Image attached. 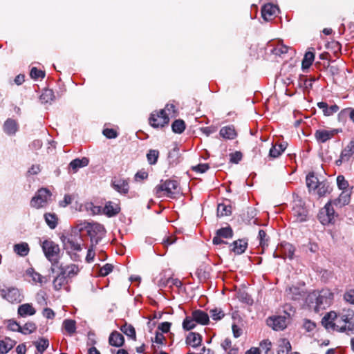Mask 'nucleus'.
<instances>
[{"mask_svg":"<svg viewBox=\"0 0 354 354\" xmlns=\"http://www.w3.org/2000/svg\"><path fill=\"white\" fill-rule=\"evenodd\" d=\"M196 323V322L192 316L186 317L183 322V328L185 330H190L195 328Z\"/></svg>","mask_w":354,"mask_h":354,"instance_id":"8fccbe9b","label":"nucleus"},{"mask_svg":"<svg viewBox=\"0 0 354 354\" xmlns=\"http://www.w3.org/2000/svg\"><path fill=\"white\" fill-rule=\"evenodd\" d=\"M37 329L36 324L32 322H28L21 327V332L23 334L27 335L35 332Z\"/></svg>","mask_w":354,"mask_h":354,"instance_id":"de8ad7c7","label":"nucleus"},{"mask_svg":"<svg viewBox=\"0 0 354 354\" xmlns=\"http://www.w3.org/2000/svg\"><path fill=\"white\" fill-rule=\"evenodd\" d=\"M37 350L39 353L43 352L48 347L49 342L46 338H41L38 342L35 343Z\"/></svg>","mask_w":354,"mask_h":354,"instance_id":"603ef678","label":"nucleus"},{"mask_svg":"<svg viewBox=\"0 0 354 354\" xmlns=\"http://www.w3.org/2000/svg\"><path fill=\"white\" fill-rule=\"evenodd\" d=\"M88 163L89 159L86 157L75 158L69 163L68 169H71L73 173H76L79 169L86 167Z\"/></svg>","mask_w":354,"mask_h":354,"instance_id":"6ab92c4d","label":"nucleus"},{"mask_svg":"<svg viewBox=\"0 0 354 354\" xmlns=\"http://www.w3.org/2000/svg\"><path fill=\"white\" fill-rule=\"evenodd\" d=\"M63 327L69 335H73L76 331V322L73 319H65L63 322Z\"/></svg>","mask_w":354,"mask_h":354,"instance_id":"ea45409f","label":"nucleus"},{"mask_svg":"<svg viewBox=\"0 0 354 354\" xmlns=\"http://www.w3.org/2000/svg\"><path fill=\"white\" fill-rule=\"evenodd\" d=\"M26 275L31 277L34 282L42 283L44 277L38 272H35L34 269L29 268L26 270Z\"/></svg>","mask_w":354,"mask_h":354,"instance_id":"09e8293b","label":"nucleus"},{"mask_svg":"<svg viewBox=\"0 0 354 354\" xmlns=\"http://www.w3.org/2000/svg\"><path fill=\"white\" fill-rule=\"evenodd\" d=\"M113 266L109 263L105 264L103 267L100 268V274L102 276H106L113 270Z\"/></svg>","mask_w":354,"mask_h":354,"instance_id":"0e129e2a","label":"nucleus"},{"mask_svg":"<svg viewBox=\"0 0 354 354\" xmlns=\"http://www.w3.org/2000/svg\"><path fill=\"white\" fill-rule=\"evenodd\" d=\"M3 129L8 136H13L18 131L19 125L16 120L12 118H8L5 121Z\"/></svg>","mask_w":354,"mask_h":354,"instance_id":"a211bd4d","label":"nucleus"},{"mask_svg":"<svg viewBox=\"0 0 354 354\" xmlns=\"http://www.w3.org/2000/svg\"><path fill=\"white\" fill-rule=\"evenodd\" d=\"M344 299L347 302L354 305V289L347 290L344 293Z\"/></svg>","mask_w":354,"mask_h":354,"instance_id":"680f3d73","label":"nucleus"},{"mask_svg":"<svg viewBox=\"0 0 354 354\" xmlns=\"http://www.w3.org/2000/svg\"><path fill=\"white\" fill-rule=\"evenodd\" d=\"M286 148V144L272 145L269 151V156L272 158H276L285 151Z\"/></svg>","mask_w":354,"mask_h":354,"instance_id":"72a5a7b5","label":"nucleus"},{"mask_svg":"<svg viewBox=\"0 0 354 354\" xmlns=\"http://www.w3.org/2000/svg\"><path fill=\"white\" fill-rule=\"evenodd\" d=\"M220 136L224 139L233 140L234 139L237 133L234 127L232 125L225 126L220 129Z\"/></svg>","mask_w":354,"mask_h":354,"instance_id":"a878e982","label":"nucleus"},{"mask_svg":"<svg viewBox=\"0 0 354 354\" xmlns=\"http://www.w3.org/2000/svg\"><path fill=\"white\" fill-rule=\"evenodd\" d=\"M279 10L277 6L272 3H267L264 5L261 9V15L265 21H270L275 16L277 10Z\"/></svg>","mask_w":354,"mask_h":354,"instance_id":"f3484780","label":"nucleus"},{"mask_svg":"<svg viewBox=\"0 0 354 354\" xmlns=\"http://www.w3.org/2000/svg\"><path fill=\"white\" fill-rule=\"evenodd\" d=\"M61 241L63 243V247L65 250L71 256L73 261H79L80 256L76 252L82 250V245H83V239L80 233L75 234H70L68 236H62Z\"/></svg>","mask_w":354,"mask_h":354,"instance_id":"f257e3e1","label":"nucleus"},{"mask_svg":"<svg viewBox=\"0 0 354 354\" xmlns=\"http://www.w3.org/2000/svg\"><path fill=\"white\" fill-rule=\"evenodd\" d=\"M322 325L327 330H337L339 332H349L347 325L344 324L339 314L331 311L326 314L322 319Z\"/></svg>","mask_w":354,"mask_h":354,"instance_id":"f03ea898","label":"nucleus"},{"mask_svg":"<svg viewBox=\"0 0 354 354\" xmlns=\"http://www.w3.org/2000/svg\"><path fill=\"white\" fill-rule=\"evenodd\" d=\"M230 247H232L231 251L234 254H241L245 251L248 242L244 239H239L230 244Z\"/></svg>","mask_w":354,"mask_h":354,"instance_id":"4be33fe9","label":"nucleus"},{"mask_svg":"<svg viewBox=\"0 0 354 354\" xmlns=\"http://www.w3.org/2000/svg\"><path fill=\"white\" fill-rule=\"evenodd\" d=\"M233 236V230L230 225L221 227L216 230V236L213 238L212 243L214 245H220L227 243L226 241L222 240L224 239H230Z\"/></svg>","mask_w":354,"mask_h":354,"instance_id":"f8f14e48","label":"nucleus"},{"mask_svg":"<svg viewBox=\"0 0 354 354\" xmlns=\"http://www.w3.org/2000/svg\"><path fill=\"white\" fill-rule=\"evenodd\" d=\"M17 312L19 316L25 317L26 316L34 315L36 313V310L31 304L26 303L20 305Z\"/></svg>","mask_w":354,"mask_h":354,"instance_id":"bb28decb","label":"nucleus"},{"mask_svg":"<svg viewBox=\"0 0 354 354\" xmlns=\"http://www.w3.org/2000/svg\"><path fill=\"white\" fill-rule=\"evenodd\" d=\"M289 47L281 43H278L277 46L272 50V54L275 55L282 56L288 52Z\"/></svg>","mask_w":354,"mask_h":354,"instance_id":"49530a36","label":"nucleus"},{"mask_svg":"<svg viewBox=\"0 0 354 354\" xmlns=\"http://www.w3.org/2000/svg\"><path fill=\"white\" fill-rule=\"evenodd\" d=\"M272 344L268 340H263L260 343V348L261 351H264L265 354H268L269 351L271 349Z\"/></svg>","mask_w":354,"mask_h":354,"instance_id":"13d9d810","label":"nucleus"},{"mask_svg":"<svg viewBox=\"0 0 354 354\" xmlns=\"http://www.w3.org/2000/svg\"><path fill=\"white\" fill-rule=\"evenodd\" d=\"M232 212V207L230 205L225 203H220L217 207V215L218 216H228Z\"/></svg>","mask_w":354,"mask_h":354,"instance_id":"37998d69","label":"nucleus"},{"mask_svg":"<svg viewBox=\"0 0 354 354\" xmlns=\"http://www.w3.org/2000/svg\"><path fill=\"white\" fill-rule=\"evenodd\" d=\"M354 152L347 145L341 151L339 159L335 161L337 166L342 165L343 162H348L353 157Z\"/></svg>","mask_w":354,"mask_h":354,"instance_id":"aec40b11","label":"nucleus"},{"mask_svg":"<svg viewBox=\"0 0 354 354\" xmlns=\"http://www.w3.org/2000/svg\"><path fill=\"white\" fill-rule=\"evenodd\" d=\"M341 115H348L351 120L354 123V109L347 108L340 112Z\"/></svg>","mask_w":354,"mask_h":354,"instance_id":"774afa93","label":"nucleus"},{"mask_svg":"<svg viewBox=\"0 0 354 354\" xmlns=\"http://www.w3.org/2000/svg\"><path fill=\"white\" fill-rule=\"evenodd\" d=\"M0 296L10 303H19L21 295L17 288H6L0 290Z\"/></svg>","mask_w":354,"mask_h":354,"instance_id":"9b49d317","label":"nucleus"},{"mask_svg":"<svg viewBox=\"0 0 354 354\" xmlns=\"http://www.w3.org/2000/svg\"><path fill=\"white\" fill-rule=\"evenodd\" d=\"M337 184L338 187L342 190H345L348 186V181L342 175L337 177Z\"/></svg>","mask_w":354,"mask_h":354,"instance_id":"4d7b16f0","label":"nucleus"},{"mask_svg":"<svg viewBox=\"0 0 354 354\" xmlns=\"http://www.w3.org/2000/svg\"><path fill=\"white\" fill-rule=\"evenodd\" d=\"M121 331L124 333L128 337L136 339V330L134 327L131 324H129L127 323H124L121 327H120Z\"/></svg>","mask_w":354,"mask_h":354,"instance_id":"58836bf2","label":"nucleus"},{"mask_svg":"<svg viewBox=\"0 0 354 354\" xmlns=\"http://www.w3.org/2000/svg\"><path fill=\"white\" fill-rule=\"evenodd\" d=\"M315 59V53L311 51H308L305 53L304 57L302 60V68L304 69L308 68L313 64Z\"/></svg>","mask_w":354,"mask_h":354,"instance_id":"79ce46f5","label":"nucleus"},{"mask_svg":"<svg viewBox=\"0 0 354 354\" xmlns=\"http://www.w3.org/2000/svg\"><path fill=\"white\" fill-rule=\"evenodd\" d=\"M149 120L150 125L153 128H162L168 124L169 118L165 113V109H161L151 113Z\"/></svg>","mask_w":354,"mask_h":354,"instance_id":"6e6552de","label":"nucleus"},{"mask_svg":"<svg viewBox=\"0 0 354 354\" xmlns=\"http://www.w3.org/2000/svg\"><path fill=\"white\" fill-rule=\"evenodd\" d=\"M41 248L46 259L50 261L52 266L58 263L59 246L51 240H46L42 243Z\"/></svg>","mask_w":354,"mask_h":354,"instance_id":"423d86ee","label":"nucleus"},{"mask_svg":"<svg viewBox=\"0 0 354 354\" xmlns=\"http://www.w3.org/2000/svg\"><path fill=\"white\" fill-rule=\"evenodd\" d=\"M68 283L67 277L61 271L60 273L53 280V287L56 290H59L64 285Z\"/></svg>","mask_w":354,"mask_h":354,"instance_id":"f704fd0d","label":"nucleus"},{"mask_svg":"<svg viewBox=\"0 0 354 354\" xmlns=\"http://www.w3.org/2000/svg\"><path fill=\"white\" fill-rule=\"evenodd\" d=\"M154 192L158 197L174 198L178 193V183L175 180H162L160 184L156 186Z\"/></svg>","mask_w":354,"mask_h":354,"instance_id":"20e7f679","label":"nucleus"},{"mask_svg":"<svg viewBox=\"0 0 354 354\" xmlns=\"http://www.w3.org/2000/svg\"><path fill=\"white\" fill-rule=\"evenodd\" d=\"M192 315L198 324L206 325L209 323V317L208 314L201 310L193 311Z\"/></svg>","mask_w":354,"mask_h":354,"instance_id":"393cba45","label":"nucleus"},{"mask_svg":"<svg viewBox=\"0 0 354 354\" xmlns=\"http://www.w3.org/2000/svg\"><path fill=\"white\" fill-rule=\"evenodd\" d=\"M341 131L342 130L339 129H333L330 130L318 129L315 133V137L319 142L324 143Z\"/></svg>","mask_w":354,"mask_h":354,"instance_id":"ddd939ff","label":"nucleus"},{"mask_svg":"<svg viewBox=\"0 0 354 354\" xmlns=\"http://www.w3.org/2000/svg\"><path fill=\"white\" fill-rule=\"evenodd\" d=\"M21 326L15 320L10 319L8 321V328L12 331L21 332Z\"/></svg>","mask_w":354,"mask_h":354,"instance_id":"052dcab7","label":"nucleus"},{"mask_svg":"<svg viewBox=\"0 0 354 354\" xmlns=\"http://www.w3.org/2000/svg\"><path fill=\"white\" fill-rule=\"evenodd\" d=\"M294 222L302 223L307 220L308 211L301 201H295L292 208Z\"/></svg>","mask_w":354,"mask_h":354,"instance_id":"9d476101","label":"nucleus"},{"mask_svg":"<svg viewBox=\"0 0 354 354\" xmlns=\"http://www.w3.org/2000/svg\"><path fill=\"white\" fill-rule=\"evenodd\" d=\"M344 324L347 325L348 330H354V312L352 310L344 309L342 312L339 313Z\"/></svg>","mask_w":354,"mask_h":354,"instance_id":"dca6fc26","label":"nucleus"},{"mask_svg":"<svg viewBox=\"0 0 354 354\" xmlns=\"http://www.w3.org/2000/svg\"><path fill=\"white\" fill-rule=\"evenodd\" d=\"M331 188L329 184L326 182L322 181L319 183V185L316 188V192L319 197L325 196L327 193H329Z\"/></svg>","mask_w":354,"mask_h":354,"instance_id":"4c0bfd02","label":"nucleus"},{"mask_svg":"<svg viewBox=\"0 0 354 354\" xmlns=\"http://www.w3.org/2000/svg\"><path fill=\"white\" fill-rule=\"evenodd\" d=\"M239 299L247 304H250L252 303V299H251L250 296L245 292H240L239 293Z\"/></svg>","mask_w":354,"mask_h":354,"instance_id":"e2e57ef3","label":"nucleus"},{"mask_svg":"<svg viewBox=\"0 0 354 354\" xmlns=\"http://www.w3.org/2000/svg\"><path fill=\"white\" fill-rule=\"evenodd\" d=\"M230 161L237 164L242 159V153L240 151H235L230 155Z\"/></svg>","mask_w":354,"mask_h":354,"instance_id":"338daca9","label":"nucleus"},{"mask_svg":"<svg viewBox=\"0 0 354 354\" xmlns=\"http://www.w3.org/2000/svg\"><path fill=\"white\" fill-rule=\"evenodd\" d=\"M202 337L199 333L190 332L187 338L186 343L192 347H197L201 345Z\"/></svg>","mask_w":354,"mask_h":354,"instance_id":"2f4dec72","label":"nucleus"},{"mask_svg":"<svg viewBox=\"0 0 354 354\" xmlns=\"http://www.w3.org/2000/svg\"><path fill=\"white\" fill-rule=\"evenodd\" d=\"M267 324L274 330H281L286 327V318L284 316L269 317L267 319Z\"/></svg>","mask_w":354,"mask_h":354,"instance_id":"4468645a","label":"nucleus"},{"mask_svg":"<svg viewBox=\"0 0 354 354\" xmlns=\"http://www.w3.org/2000/svg\"><path fill=\"white\" fill-rule=\"evenodd\" d=\"M333 299V293L327 288L322 289L319 291H314L309 295V299L315 300L316 311L329 307L332 304Z\"/></svg>","mask_w":354,"mask_h":354,"instance_id":"7ed1b4c3","label":"nucleus"},{"mask_svg":"<svg viewBox=\"0 0 354 354\" xmlns=\"http://www.w3.org/2000/svg\"><path fill=\"white\" fill-rule=\"evenodd\" d=\"M60 271L65 274L67 278H71L77 274L79 272L78 266L75 264H71L68 266H59Z\"/></svg>","mask_w":354,"mask_h":354,"instance_id":"cd10ccee","label":"nucleus"},{"mask_svg":"<svg viewBox=\"0 0 354 354\" xmlns=\"http://www.w3.org/2000/svg\"><path fill=\"white\" fill-rule=\"evenodd\" d=\"M333 205V201H328L319 212L318 218L323 225H328L334 221L336 214Z\"/></svg>","mask_w":354,"mask_h":354,"instance_id":"1a4fd4ad","label":"nucleus"},{"mask_svg":"<svg viewBox=\"0 0 354 354\" xmlns=\"http://www.w3.org/2000/svg\"><path fill=\"white\" fill-rule=\"evenodd\" d=\"M317 105L320 109L322 110L325 116H330L337 113L339 109L337 105L333 104L329 106L325 102H319Z\"/></svg>","mask_w":354,"mask_h":354,"instance_id":"5701e85b","label":"nucleus"},{"mask_svg":"<svg viewBox=\"0 0 354 354\" xmlns=\"http://www.w3.org/2000/svg\"><path fill=\"white\" fill-rule=\"evenodd\" d=\"M350 202V194L348 191L343 190L339 197L333 201V203L336 207H342L348 205Z\"/></svg>","mask_w":354,"mask_h":354,"instance_id":"7c9ffc66","label":"nucleus"},{"mask_svg":"<svg viewBox=\"0 0 354 354\" xmlns=\"http://www.w3.org/2000/svg\"><path fill=\"white\" fill-rule=\"evenodd\" d=\"M30 75L32 79L37 80L44 77L45 73L41 70H38L36 67H32L30 70Z\"/></svg>","mask_w":354,"mask_h":354,"instance_id":"6e6d98bb","label":"nucleus"},{"mask_svg":"<svg viewBox=\"0 0 354 354\" xmlns=\"http://www.w3.org/2000/svg\"><path fill=\"white\" fill-rule=\"evenodd\" d=\"M52 194L46 188H41L36 193L30 201V205L35 208H40L45 206L51 201Z\"/></svg>","mask_w":354,"mask_h":354,"instance_id":"0eeeda50","label":"nucleus"},{"mask_svg":"<svg viewBox=\"0 0 354 354\" xmlns=\"http://www.w3.org/2000/svg\"><path fill=\"white\" fill-rule=\"evenodd\" d=\"M55 99L54 92L51 89H46L40 95V100L43 103H48Z\"/></svg>","mask_w":354,"mask_h":354,"instance_id":"a18cd8bd","label":"nucleus"},{"mask_svg":"<svg viewBox=\"0 0 354 354\" xmlns=\"http://www.w3.org/2000/svg\"><path fill=\"white\" fill-rule=\"evenodd\" d=\"M120 207L118 204L109 201L103 208V213L109 217L114 216L119 213Z\"/></svg>","mask_w":354,"mask_h":354,"instance_id":"b1692460","label":"nucleus"},{"mask_svg":"<svg viewBox=\"0 0 354 354\" xmlns=\"http://www.w3.org/2000/svg\"><path fill=\"white\" fill-rule=\"evenodd\" d=\"M16 344V342L9 337L0 341V354H6Z\"/></svg>","mask_w":354,"mask_h":354,"instance_id":"c756f323","label":"nucleus"},{"mask_svg":"<svg viewBox=\"0 0 354 354\" xmlns=\"http://www.w3.org/2000/svg\"><path fill=\"white\" fill-rule=\"evenodd\" d=\"M14 251L17 254L25 257L29 252V246L27 243H21L14 245Z\"/></svg>","mask_w":354,"mask_h":354,"instance_id":"e433bc0d","label":"nucleus"},{"mask_svg":"<svg viewBox=\"0 0 354 354\" xmlns=\"http://www.w3.org/2000/svg\"><path fill=\"white\" fill-rule=\"evenodd\" d=\"M83 228L86 230L89 236L91 244H92L93 246H95L99 243L106 232L104 226L97 223L85 222L84 227H82L80 230H82Z\"/></svg>","mask_w":354,"mask_h":354,"instance_id":"39448f33","label":"nucleus"},{"mask_svg":"<svg viewBox=\"0 0 354 354\" xmlns=\"http://www.w3.org/2000/svg\"><path fill=\"white\" fill-rule=\"evenodd\" d=\"M210 316L214 320L221 319L225 314L221 308H215L209 310Z\"/></svg>","mask_w":354,"mask_h":354,"instance_id":"5fc2aeb1","label":"nucleus"},{"mask_svg":"<svg viewBox=\"0 0 354 354\" xmlns=\"http://www.w3.org/2000/svg\"><path fill=\"white\" fill-rule=\"evenodd\" d=\"M102 133L103 135L109 139H113L118 137V133L113 129H104Z\"/></svg>","mask_w":354,"mask_h":354,"instance_id":"bf43d9fd","label":"nucleus"},{"mask_svg":"<svg viewBox=\"0 0 354 354\" xmlns=\"http://www.w3.org/2000/svg\"><path fill=\"white\" fill-rule=\"evenodd\" d=\"M306 181L309 192H311L312 190L315 192L316 188L320 183L317 177L315 176L313 173H310L306 176Z\"/></svg>","mask_w":354,"mask_h":354,"instance_id":"473e14b6","label":"nucleus"},{"mask_svg":"<svg viewBox=\"0 0 354 354\" xmlns=\"http://www.w3.org/2000/svg\"><path fill=\"white\" fill-rule=\"evenodd\" d=\"M258 238L259 239L260 246L263 250L268 245V238L266 232L263 230L259 231Z\"/></svg>","mask_w":354,"mask_h":354,"instance_id":"864d4df0","label":"nucleus"},{"mask_svg":"<svg viewBox=\"0 0 354 354\" xmlns=\"http://www.w3.org/2000/svg\"><path fill=\"white\" fill-rule=\"evenodd\" d=\"M111 187L118 192L126 194L129 190V180L123 178L113 180Z\"/></svg>","mask_w":354,"mask_h":354,"instance_id":"2eb2a0df","label":"nucleus"},{"mask_svg":"<svg viewBox=\"0 0 354 354\" xmlns=\"http://www.w3.org/2000/svg\"><path fill=\"white\" fill-rule=\"evenodd\" d=\"M287 291V295L293 300H300L305 296V291L303 288L291 286Z\"/></svg>","mask_w":354,"mask_h":354,"instance_id":"412c9836","label":"nucleus"},{"mask_svg":"<svg viewBox=\"0 0 354 354\" xmlns=\"http://www.w3.org/2000/svg\"><path fill=\"white\" fill-rule=\"evenodd\" d=\"M217 129L216 127L214 126H209L206 127H203L201 129V131L202 133L205 135L206 136H209L211 134L215 133Z\"/></svg>","mask_w":354,"mask_h":354,"instance_id":"69168bd1","label":"nucleus"},{"mask_svg":"<svg viewBox=\"0 0 354 354\" xmlns=\"http://www.w3.org/2000/svg\"><path fill=\"white\" fill-rule=\"evenodd\" d=\"M109 342L111 346L120 347L123 345L124 339L121 333L118 331H114L111 333Z\"/></svg>","mask_w":354,"mask_h":354,"instance_id":"c85d7f7f","label":"nucleus"},{"mask_svg":"<svg viewBox=\"0 0 354 354\" xmlns=\"http://www.w3.org/2000/svg\"><path fill=\"white\" fill-rule=\"evenodd\" d=\"M158 156L159 152L158 150L150 149L147 154V158L149 163L150 165H155L157 162Z\"/></svg>","mask_w":354,"mask_h":354,"instance_id":"3c124183","label":"nucleus"},{"mask_svg":"<svg viewBox=\"0 0 354 354\" xmlns=\"http://www.w3.org/2000/svg\"><path fill=\"white\" fill-rule=\"evenodd\" d=\"M45 221L50 229H55L57 225V217L55 214L46 213Z\"/></svg>","mask_w":354,"mask_h":354,"instance_id":"a19ab883","label":"nucleus"},{"mask_svg":"<svg viewBox=\"0 0 354 354\" xmlns=\"http://www.w3.org/2000/svg\"><path fill=\"white\" fill-rule=\"evenodd\" d=\"M172 131L176 133H181L185 129V123L183 120H176L171 124Z\"/></svg>","mask_w":354,"mask_h":354,"instance_id":"c03bdc74","label":"nucleus"},{"mask_svg":"<svg viewBox=\"0 0 354 354\" xmlns=\"http://www.w3.org/2000/svg\"><path fill=\"white\" fill-rule=\"evenodd\" d=\"M291 351V345L288 340L282 339L279 342L277 354H288Z\"/></svg>","mask_w":354,"mask_h":354,"instance_id":"c9c22d12","label":"nucleus"}]
</instances>
